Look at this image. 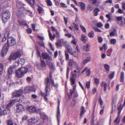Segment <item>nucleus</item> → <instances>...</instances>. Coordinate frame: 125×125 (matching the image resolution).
I'll list each match as a JSON object with an SVG mask.
<instances>
[{"instance_id": "1a4fd4ad", "label": "nucleus", "mask_w": 125, "mask_h": 125, "mask_svg": "<svg viewBox=\"0 0 125 125\" xmlns=\"http://www.w3.org/2000/svg\"><path fill=\"white\" fill-rule=\"evenodd\" d=\"M50 79L47 78L46 79L45 81V84L49 83L52 85H53L55 86H57V85H55L54 84L52 78V75L50 74Z\"/></svg>"}, {"instance_id": "9b49d317", "label": "nucleus", "mask_w": 125, "mask_h": 125, "mask_svg": "<svg viewBox=\"0 0 125 125\" xmlns=\"http://www.w3.org/2000/svg\"><path fill=\"white\" fill-rule=\"evenodd\" d=\"M16 112L18 113L24 111L25 108L21 104H16Z\"/></svg>"}, {"instance_id": "e2e57ef3", "label": "nucleus", "mask_w": 125, "mask_h": 125, "mask_svg": "<svg viewBox=\"0 0 125 125\" xmlns=\"http://www.w3.org/2000/svg\"><path fill=\"white\" fill-rule=\"evenodd\" d=\"M73 78L72 77L70 78L71 83L72 85H74L75 83V81Z\"/></svg>"}, {"instance_id": "bf43d9fd", "label": "nucleus", "mask_w": 125, "mask_h": 125, "mask_svg": "<svg viewBox=\"0 0 125 125\" xmlns=\"http://www.w3.org/2000/svg\"><path fill=\"white\" fill-rule=\"evenodd\" d=\"M86 71V74L88 76H89L91 73V71L89 69H88L87 68Z\"/></svg>"}, {"instance_id": "69168bd1", "label": "nucleus", "mask_w": 125, "mask_h": 125, "mask_svg": "<svg viewBox=\"0 0 125 125\" xmlns=\"http://www.w3.org/2000/svg\"><path fill=\"white\" fill-rule=\"evenodd\" d=\"M99 101L100 105L101 106L103 104V102L102 99L101 97H100L99 99Z\"/></svg>"}, {"instance_id": "f3484780", "label": "nucleus", "mask_w": 125, "mask_h": 125, "mask_svg": "<svg viewBox=\"0 0 125 125\" xmlns=\"http://www.w3.org/2000/svg\"><path fill=\"white\" fill-rule=\"evenodd\" d=\"M8 110H5L3 107L0 108V115H4L7 114Z\"/></svg>"}, {"instance_id": "5701e85b", "label": "nucleus", "mask_w": 125, "mask_h": 125, "mask_svg": "<svg viewBox=\"0 0 125 125\" xmlns=\"http://www.w3.org/2000/svg\"><path fill=\"white\" fill-rule=\"evenodd\" d=\"M79 3L80 4L81 7V9L82 10H84L85 9V4L82 2H79Z\"/></svg>"}, {"instance_id": "9d476101", "label": "nucleus", "mask_w": 125, "mask_h": 125, "mask_svg": "<svg viewBox=\"0 0 125 125\" xmlns=\"http://www.w3.org/2000/svg\"><path fill=\"white\" fill-rule=\"evenodd\" d=\"M23 93L22 90H18L15 91L13 94V97H18L21 96Z\"/></svg>"}, {"instance_id": "864d4df0", "label": "nucleus", "mask_w": 125, "mask_h": 125, "mask_svg": "<svg viewBox=\"0 0 125 125\" xmlns=\"http://www.w3.org/2000/svg\"><path fill=\"white\" fill-rule=\"evenodd\" d=\"M90 82H88L86 83V87L88 89L90 87Z\"/></svg>"}, {"instance_id": "f03ea898", "label": "nucleus", "mask_w": 125, "mask_h": 125, "mask_svg": "<svg viewBox=\"0 0 125 125\" xmlns=\"http://www.w3.org/2000/svg\"><path fill=\"white\" fill-rule=\"evenodd\" d=\"M21 55L20 52L19 51H17L12 53L9 58V59L10 61H11L12 60H15L20 57Z\"/></svg>"}, {"instance_id": "4d7b16f0", "label": "nucleus", "mask_w": 125, "mask_h": 125, "mask_svg": "<svg viewBox=\"0 0 125 125\" xmlns=\"http://www.w3.org/2000/svg\"><path fill=\"white\" fill-rule=\"evenodd\" d=\"M122 19L123 17L121 16H117L116 17V19L118 21H122Z\"/></svg>"}, {"instance_id": "ea45409f", "label": "nucleus", "mask_w": 125, "mask_h": 125, "mask_svg": "<svg viewBox=\"0 0 125 125\" xmlns=\"http://www.w3.org/2000/svg\"><path fill=\"white\" fill-rule=\"evenodd\" d=\"M4 66L2 64H0V75L2 73L3 69Z\"/></svg>"}, {"instance_id": "de8ad7c7", "label": "nucleus", "mask_w": 125, "mask_h": 125, "mask_svg": "<svg viewBox=\"0 0 125 125\" xmlns=\"http://www.w3.org/2000/svg\"><path fill=\"white\" fill-rule=\"evenodd\" d=\"M76 88V86L75 85H74L73 86V89L72 90V89L71 90V92H70V94H71V95H72V94H73L74 91L75 90Z\"/></svg>"}, {"instance_id": "a18cd8bd", "label": "nucleus", "mask_w": 125, "mask_h": 125, "mask_svg": "<svg viewBox=\"0 0 125 125\" xmlns=\"http://www.w3.org/2000/svg\"><path fill=\"white\" fill-rule=\"evenodd\" d=\"M41 61L42 66L43 67H45L46 66V65L45 61L43 60H41Z\"/></svg>"}, {"instance_id": "8fccbe9b", "label": "nucleus", "mask_w": 125, "mask_h": 125, "mask_svg": "<svg viewBox=\"0 0 125 125\" xmlns=\"http://www.w3.org/2000/svg\"><path fill=\"white\" fill-rule=\"evenodd\" d=\"M94 82L96 84H97L99 83V80L97 78H95L94 79Z\"/></svg>"}, {"instance_id": "e433bc0d", "label": "nucleus", "mask_w": 125, "mask_h": 125, "mask_svg": "<svg viewBox=\"0 0 125 125\" xmlns=\"http://www.w3.org/2000/svg\"><path fill=\"white\" fill-rule=\"evenodd\" d=\"M19 22L20 24L21 25H26L27 24L26 22L25 21H19Z\"/></svg>"}, {"instance_id": "a211bd4d", "label": "nucleus", "mask_w": 125, "mask_h": 125, "mask_svg": "<svg viewBox=\"0 0 125 125\" xmlns=\"http://www.w3.org/2000/svg\"><path fill=\"white\" fill-rule=\"evenodd\" d=\"M47 62L48 65H49L51 70H53L55 69V68L54 65L52 62H48L47 61Z\"/></svg>"}, {"instance_id": "052dcab7", "label": "nucleus", "mask_w": 125, "mask_h": 125, "mask_svg": "<svg viewBox=\"0 0 125 125\" xmlns=\"http://www.w3.org/2000/svg\"><path fill=\"white\" fill-rule=\"evenodd\" d=\"M93 29L95 31L98 32H101V31L97 28H96L95 27H93Z\"/></svg>"}, {"instance_id": "3c124183", "label": "nucleus", "mask_w": 125, "mask_h": 125, "mask_svg": "<svg viewBox=\"0 0 125 125\" xmlns=\"http://www.w3.org/2000/svg\"><path fill=\"white\" fill-rule=\"evenodd\" d=\"M46 2L48 6H50L52 5V3L50 0H47Z\"/></svg>"}, {"instance_id": "680f3d73", "label": "nucleus", "mask_w": 125, "mask_h": 125, "mask_svg": "<svg viewBox=\"0 0 125 125\" xmlns=\"http://www.w3.org/2000/svg\"><path fill=\"white\" fill-rule=\"evenodd\" d=\"M117 12L120 14H122L124 12L123 10L121 9H120V8H119L117 11Z\"/></svg>"}, {"instance_id": "c756f323", "label": "nucleus", "mask_w": 125, "mask_h": 125, "mask_svg": "<svg viewBox=\"0 0 125 125\" xmlns=\"http://www.w3.org/2000/svg\"><path fill=\"white\" fill-rule=\"evenodd\" d=\"M124 73L122 72L121 73L120 80L121 82H123L124 80Z\"/></svg>"}, {"instance_id": "bb28decb", "label": "nucleus", "mask_w": 125, "mask_h": 125, "mask_svg": "<svg viewBox=\"0 0 125 125\" xmlns=\"http://www.w3.org/2000/svg\"><path fill=\"white\" fill-rule=\"evenodd\" d=\"M121 118L120 116H119V115L118 114L117 117L115 118L114 121L115 123H119Z\"/></svg>"}, {"instance_id": "58836bf2", "label": "nucleus", "mask_w": 125, "mask_h": 125, "mask_svg": "<svg viewBox=\"0 0 125 125\" xmlns=\"http://www.w3.org/2000/svg\"><path fill=\"white\" fill-rule=\"evenodd\" d=\"M110 42L112 44H115L116 42V39H111L110 40Z\"/></svg>"}, {"instance_id": "09e8293b", "label": "nucleus", "mask_w": 125, "mask_h": 125, "mask_svg": "<svg viewBox=\"0 0 125 125\" xmlns=\"http://www.w3.org/2000/svg\"><path fill=\"white\" fill-rule=\"evenodd\" d=\"M65 35L66 37H67L68 38H69L72 37L73 35H72L71 34L69 33H65Z\"/></svg>"}, {"instance_id": "13d9d810", "label": "nucleus", "mask_w": 125, "mask_h": 125, "mask_svg": "<svg viewBox=\"0 0 125 125\" xmlns=\"http://www.w3.org/2000/svg\"><path fill=\"white\" fill-rule=\"evenodd\" d=\"M98 42L99 43H100L102 42L103 40L102 37L98 36Z\"/></svg>"}, {"instance_id": "412c9836", "label": "nucleus", "mask_w": 125, "mask_h": 125, "mask_svg": "<svg viewBox=\"0 0 125 125\" xmlns=\"http://www.w3.org/2000/svg\"><path fill=\"white\" fill-rule=\"evenodd\" d=\"M83 49L86 51H89L90 50V46L88 44H87L83 46Z\"/></svg>"}, {"instance_id": "c85d7f7f", "label": "nucleus", "mask_w": 125, "mask_h": 125, "mask_svg": "<svg viewBox=\"0 0 125 125\" xmlns=\"http://www.w3.org/2000/svg\"><path fill=\"white\" fill-rule=\"evenodd\" d=\"M100 11L99 9L98 8H96L94 11V15L97 16L98 14V12Z\"/></svg>"}, {"instance_id": "473e14b6", "label": "nucleus", "mask_w": 125, "mask_h": 125, "mask_svg": "<svg viewBox=\"0 0 125 125\" xmlns=\"http://www.w3.org/2000/svg\"><path fill=\"white\" fill-rule=\"evenodd\" d=\"M117 100V96L115 95L113 96V98L112 101L113 103L115 104Z\"/></svg>"}, {"instance_id": "0eeeda50", "label": "nucleus", "mask_w": 125, "mask_h": 125, "mask_svg": "<svg viewBox=\"0 0 125 125\" xmlns=\"http://www.w3.org/2000/svg\"><path fill=\"white\" fill-rule=\"evenodd\" d=\"M69 64L73 68L76 69L77 70L79 69V67L77 63L73 60L70 61L69 62Z\"/></svg>"}, {"instance_id": "b1692460", "label": "nucleus", "mask_w": 125, "mask_h": 125, "mask_svg": "<svg viewBox=\"0 0 125 125\" xmlns=\"http://www.w3.org/2000/svg\"><path fill=\"white\" fill-rule=\"evenodd\" d=\"M81 40L82 42H86L87 41L86 36L84 34L82 35L81 36Z\"/></svg>"}, {"instance_id": "0e129e2a", "label": "nucleus", "mask_w": 125, "mask_h": 125, "mask_svg": "<svg viewBox=\"0 0 125 125\" xmlns=\"http://www.w3.org/2000/svg\"><path fill=\"white\" fill-rule=\"evenodd\" d=\"M38 11L40 13H42L43 11V10L41 7H39L38 9Z\"/></svg>"}, {"instance_id": "2eb2a0df", "label": "nucleus", "mask_w": 125, "mask_h": 125, "mask_svg": "<svg viewBox=\"0 0 125 125\" xmlns=\"http://www.w3.org/2000/svg\"><path fill=\"white\" fill-rule=\"evenodd\" d=\"M26 89H29L30 91H34L35 90V88L33 86L26 87L24 88V91L26 93L28 92V90H26Z\"/></svg>"}, {"instance_id": "774afa93", "label": "nucleus", "mask_w": 125, "mask_h": 125, "mask_svg": "<svg viewBox=\"0 0 125 125\" xmlns=\"http://www.w3.org/2000/svg\"><path fill=\"white\" fill-rule=\"evenodd\" d=\"M56 46L57 47H59L60 45L62 44L59 41L56 42Z\"/></svg>"}, {"instance_id": "423d86ee", "label": "nucleus", "mask_w": 125, "mask_h": 125, "mask_svg": "<svg viewBox=\"0 0 125 125\" xmlns=\"http://www.w3.org/2000/svg\"><path fill=\"white\" fill-rule=\"evenodd\" d=\"M67 49L69 53L71 55L75 57H77L78 54L75 51H73L72 48L69 46H68L67 47Z\"/></svg>"}, {"instance_id": "5fc2aeb1", "label": "nucleus", "mask_w": 125, "mask_h": 125, "mask_svg": "<svg viewBox=\"0 0 125 125\" xmlns=\"http://www.w3.org/2000/svg\"><path fill=\"white\" fill-rule=\"evenodd\" d=\"M80 27L82 29V31L84 32H86V30L84 27L83 25H80Z\"/></svg>"}, {"instance_id": "49530a36", "label": "nucleus", "mask_w": 125, "mask_h": 125, "mask_svg": "<svg viewBox=\"0 0 125 125\" xmlns=\"http://www.w3.org/2000/svg\"><path fill=\"white\" fill-rule=\"evenodd\" d=\"M65 55L66 60H69V55L66 51H65Z\"/></svg>"}, {"instance_id": "4be33fe9", "label": "nucleus", "mask_w": 125, "mask_h": 125, "mask_svg": "<svg viewBox=\"0 0 125 125\" xmlns=\"http://www.w3.org/2000/svg\"><path fill=\"white\" fill-rule=\"evenodd\" d=\"M101 86L104 88V91H107V86L106 83L105 82H103L101 83Z\"/></svg>"}, {"instance_id": "603ef678", "label": "nucleus", "mask_w": 125, "mask_h": 125, "mask_svg": "<svg viewBox=\"0 0 125 125\" xmlns=\"http://www.w3.org/2000/svg\"><path fill=\"white\" fill-rule=\"evenodd\" d=\"M70 72V69L69 67L67 68V73H66V78L68 79L69 76V73Z\"/></svg>"}, {"instance_id": "c03bdc74", "label": "nucleus", "mask_w": 125, "mask_h": 125, "mask_svg": "<svg viewBox=\"0 0 125 125\" xmlns=\"http://www.w3.org/2000/svg\"><path fill=\"white\" fill-rule=\"evenodd\" d=\"M97 27L100 28L103 26V24L101 22H99L97 24Z\"/></svg>"}, {"instance_id": "f8f14e48", "label": "nucleus", "mask_w": 125, "mask_h": 125, "mask_svg": "<svg viewBox=\"0 0 125 125\" xmlns=\"http://www.w3.org/2000/svg\"><path fill=\"white\" fill-rule=\"evenodd\" d=\"M14 68L13 67H10L9 68L8 73L7 75L8 79H9L11 77L12 74L14 73Z\"/></svg>"}, {"instance_id": "338daca9", "label": "nucleus", "mask_w": 125, "mask_h": 125, "mask_svg": "<svg viewBox=\"0 0 125 125\" xmlns=\"http://www.w3.org/2000/svg\"><path fill=\"white\" fill-rule=\"evenodd\" d=\"M115 73L114 72H112L109 75V78L110 79L112 78L114 75Z\"/></svg>"}, {"instance_id": "a878e982", "label": "nucleus", "mask_w": 125, "mask_h": 125, "mask_svg": "<svg viewBox=\"0 0 125 125\" xmlns=\"http://www.w3.org/2000/svg\"><path fill=\"white\" fill-rule=\"evenodd\" d=\"M14 101H12L10 102L7 105V106H6V108L9 109V108L11 106H12L14 104Z\"/></svg>"}, {"instance_id": "6ab92c4d", "label": "nucleus", "mask_w": 125, "mask_h": 125, "mask_svg": "<svg viewBox=\"0 0 125 125\" xmlns=\"http://www.w3.org/2000/svg\"><path fill=\"white\" fill-rule=\"evenodd\" d=\"M25 62V60L23 58H20L18 61V64H20L21 65H23L24 64Z\"/></svg>"}, {"instance_id": "72a5a7b5", "label": "nucleus", "mask_w": 125, "mask_h": 125, "mask_svg": "<svg viewBox=\"0 0 125 125\" xmlns=\"http://www.w3.org/2000/svg\"><path fill=\"white\" fill-rule=\"evenodd\" d=\"M85 109L83 106H82L81 108V111L80 113V115H82L85 112Z\"/></svg>"}, {"instance_id": "dca6fc26", "label": "nucleus", "mask_w": 125, "mask_h": 125, "mask_svg": "<svg viewBox=\"0 0 125 125\" xmlns=\"http://www.w3.org/2000/svg\"><path fill=\"white\" fill-rule=\"evenodd\" d=\"M91 60V57L90 56H88L83 61L82 63L83 64H85L90 61Z\"/></svg>"}, {"instance_id": "20e7f679", "label": "nucleus", "mask_w": 125, "mask_h": 125, "mask_svg": "<svg viewBox=\"0 0 125 125\" xmlns=\"http://www.w3.org/2000/svg\"><path fill=\"white\" fill-rule=\"evenodd\" d=\"M8 46H12L15 45L16 43L15 39L12 37H10L9 38L7 41Z\"/></svg>"}, {"instance_id": "c9c22d12", "label": "nucleus", "mask_w": 125, "mask_h": 125, "mask_svg": "<svg viewBox=\"0 0 125 125\" xmlns=\"http://www.w3.org/2000/svg\"><path fill=\"white\" fill-rule=\"evenodd\" d=\"M104 66L106 70L107 71H109V65L107 63L105 64L104 65Z\"/></svg>"}, {"instance_id": "4468645a", "label": "nucleus", "mask_w": 125, "mask_h": 125, "mask_svg": "<svg viewBox=\"0 0 125 125\" xmlns=\"http://www.w3.org/2000/svg\"><path fill=\"white\" fill-rule=\"evenodd\" d=\"M39 120V118L37 117H36L33 118H31L28 120V121L29 123H35L38 122Z\"/></svg>"}, {"instance_id": "6e6d98bb", "label": "nucleus", "mask_w": 125, "mask_h": 125, "mask_svg": "<svg viewBox=\"0 0 125 125\" xmlns=\"http://www.w3.org/2000/svg\"><path fill=\"white\" fill-rule=\"evenodd\" d=\"M74 28L75 30H79V26L78 25L75 24L74 25Z\"/></svg>"}, {"instance_id": "f257e3e1", "label": "nucleus", "mask_w": 125, "mask_h": 125, "mask_svg": "<svg viewBox=\"0 0 125 125\" xmlns=\"http://www.w3.org/2000/svg\"><path fill=\"white\" fill-rule=\"evenodd\" d=\"M28 70L27 68L22 67L17 70L16 72L18 77L21 78L23 76L24 74L26 73Z\"/></svg>"}, {"instance_id": "39448f33", "label": "nucleus", "mask_w": 125, "mask_h": 125, "mask_svg": "<svg viewBox=\"0 0 125 125\" xmlns=\"http://www.w3.org/2000/svg\"><path fill=\"white\" fill-rule=\"evenodd\" d=\"M45 84L46 85L45 88V93H43L42 91L40 92L41 95L43 96H48L50 92V89L49 85L50 84L49 83Z\"/></svg>"}, {"instance_id": "37998d69", "label": "nucleus", "mask_w": 125, "mask_h": 125, "mask_svg": "<svg viewBox=\"0 0 125 125\" xmlns=\"http://www.w3.org/2000/svg\"><path fill=\"white\" fill-rule=\"evenodd\" d=\"M124 22H123V21H122L121 22L120 24V25L122 27H125V18H124Z\"/></svg>"}, {"instance_id": "a19ab883", "label": "nucleus", "mask_w": 125, "mask_h": 125, "mask_svg": "<svg viewBox=\"0 0 125 125\" xmlns=\"http://www.w3.org/2000/svg\"><path fill=\"white\" fill-rule=\"evenodd\" d=\"M8 125H17L15 124H13L12 121L10 120H9L8 121Z\"/></svg>"}, {"instance_id": "2f4dec72", "label": "nucleus", "mask_w": 125, "mask_h": 125, "mask_svg": "<svg viewBox=\"0 0 125 125\" xmlns=\"http://www.w3.org/2000/svg\"><path fill=\"white\" fill-rule=\"evenodd\" d=\"M49 55L48 54L46 53H43L42 54V57L43 59H46Z\"/></svg>"}, {"instance_id": "6e6552de", "label": "nucleus", "mask_w": 125, "mask_h": 125, "mask_svg": "<svg viewBox=\"0 0 125 125\" xmlns=\"http://www.w3.org/2000/svg\"><path fill=\"white\" fill-rule=\"evenodd\" d=\"M9 49V46H8V45L6 44H5L3 46L1 52V55L2 56H4L6 55Z\"/></svg>"}, {"instance_id": "79ce46f5", "label": "nucleus", "mask_w": 125, "mask_h": 125, "mask_svg": "<svg viewBox=\"0 0 125 125\" xmlns=\"http://www.w3.org/2000/svg\"><path fill=\"white\" fill-rule=\"evenodd\" d=\"M89 2L90 3L94 4L96 3L97 1V0H88Z\"/></svg>"}, {"instance_id": "393cba45", "label": "nucleus", "mask_w": 125, "mask_h": 125, "mask_svg": "<svg viewBox=\"0 0 125 125\" xmlns=\"http://www.w3.org/2000/svg\"><path fill=\"white\" fill-rule=\"evenodd\" d=\"M48 32L50 39L52 41L54 39L55 37V34H53V35H52V33L49 31L48 30Z\"/></svg>"}, {"instance_id": "7ed1b4c3", "label": "nucleus", "mask_w": 125, "mask_h": 125, "mask_svg": "<svg viewBox=\"0 0 125 125\" xmlns=\"http://www.w3.org/2000/svg\"><path fill=\"white\" fill-rule=\"evenodd\" d=\"M2 20L4 23L6 22L8 20L10 17V13L7 11L3 12L2 14Z\"/></svg>"}, {"instance_id": "4c0bfd02", "label": "nucleus", "mask_w": 125, "mask_h": 125, "mask_svg": "<svg viewBox=\"0 0 125 125\" xmlns=\"http://www.w3.org/2000/svg\"><path fill=\"white\" fill-rule=\"evenodd\" d=\"M122 109V107L121 105H120L118 107V115H120L121 112V111Z\"/></svg>"}, {"instance_id": "ddd939ff", "label": "nucleus", "mask_w": 125, "mask_h": 125, "mask_svg": "<svg viewBox=\"0 0 125 125\" xmlns=\"http://www.w3.org/2000/svg\"><path fill=\"white\" fill-rule=\"evenodd\" d=\"M26 110L30 112H34L35 111V107L33 106H28L26 108Z\"/></svg>"}, {"instance_id": "cd10ccee", "label": "nucleus", "mask_w": 125, "mask_h": 125, "mask_svg": "<svg viewBox=\"0 0 125 125\" xmlns=\"http://www.w3.org/2000/svg\"><path fill=\"white\" fill-rule=\"evenodd\" d=\"M73 40L71 42L74 45H76L77 42V40L76 39L74 36H72Z\"/></svg>"}, {"instance_id": "aec40b11", "label": "nucleus", "mask_w": 125, "mask_h": 125, "mask_svg": "<svg viewBox=\"0 0 125 125\" xmlns=\"http://www.w3.org/2000/svg\"><path fill=\"white\" fill-rule=\"evenodd\" d=\"M27 1L30 5L33 7L35 4V0H26Z\"/></svg>"}, {"instance_id": "f704fd0d", "label": "nucleus", "mask_w": 125, "mask_h": 125, "mask_svg": "<svg viewBox=\"0 0 125 125\" xmlns=\"http://www.w3.org/2000/svg\"><path fill=\"white\" fill-rule=\"evenodd\" d=\"M89 37L92 38L94 36V33L93 31H91L89 32L88 34Z\"/></svg>"}, {"instance_id": "7c9ffc66", "label": "nucleus", "mask_w": 125, "mask_h": 125, "mask_svg": "<svg viewBox=\"0 0 125 125\" xmlns=\"http://www.w3.org/2000/svg\"><path fill=\"white\" fill-rule=\"evenodd\" d=\"M60 108L58 106V108L57 112V120L58 122L59 121V117L60 116Z\"/></svg>"}]
</instances>
